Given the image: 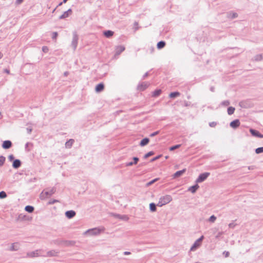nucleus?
<instances>
[{"mask_svg": "<svg viewBox=\"0 0 263 263\" xmlns=\"http://www.w3.org/2000/svg\"><path fill=\"white\" fill-rule=\"evenodd\" d=\"M56 192V188L52 187L51 189L47 188L44 190L40 195V197L41 200H44L50 196H51Z\"/></svg>", "mask_w": 263, "mask_h": 263, "instance_id": "f257e3e1", "label": "nucleus"}, {"mask_svg": "<svg viewBox=\"0 0 263 263\" xmlns=\"http://www.w3.org/2000/svg\"><path fill=\"white\" fill-rule=\"evenodd\" d=\"M104 230V228H94L90 229L83 233V235L87 236H96L99 235Z\"/></svg>", "mask_w": 263, "mask_h": 263, "instance_id": "f03ea898", "label": "nucleus"}, {"mask_svg": "<svg viewBox=\"0 0 263 263\" xmlns=\"http://www.w3.org/2000/svg\"><path fill=\"white\" fill-rule=\"evenodd\" d=\"M239 106L243 108H249L254 106V104L250 100H242L239 103Z\"/></svg>", "mask_w": 263, "mask_h": 263, "instance_id": "7ed1b4c3", "label": "nucleus"}, {"mask_svg": "<svg viewBox=\"0 0 263 263\" xmlns=\"http://www.w3.org/2000/svg\"><path fill=\"white\" fill-rule=\"evenodd\" d=\"M210 175V173L204 172L199 174L198 178L196 179L195 182L197 183H201L204 181Z\"/></svg>", "mask_w": 263, "mask_h": 263, "instance_id": "20e7f679", "label": "nucleus"}, {"mask_svg": "<svg viewBox=\"0 0 263 263\" xmlns=\"http://www.w3.org/2000/svg\"><path fill=\"white\" fill-rule=\"evenodd\" d=\"M203 239H204V236L202 235L198 239H197L195 241V242L194 243V244L193 245L192 247L191 248V250L194 251L195 249H196L197 248H198L201 245V242L202 241Z\"/></svg>", "mask_w": 263, "mask_h": 263, "instance_id": "39448f33", "label": "nucleus"}, {"mask_svg": "<svg viewBox=\"0 0 263 263\" xmlns=\"http://www.w3.org/2000/svg\"><path fill=\"white\" fill-rule=\"evenodd\" d=\"M73 37L71 42V46L73 49V50H76L77 47L78 41V35L76 31H73L72 33Z\"/></svg>", "mask_w": 263, "mask_h": 263, "instance_id": "423d86ee", "label": "nucleus"}, {"mask_svg": "<svg viewBox=\"0 0 263 263\" xmlns=\"http://www.w3.org/2000/svg\"><path fill=\"white\" fill-rule=\"evenodd\" d=\"M249 131L251 134V135L255 137H257L259 138H263V134L260 133L258 130L253 129L252 128H250Z\"/></svg>", "mask_w": 263, "mask_h": 263, "instance_id": "0eeeda50", "label": "nucleus"}, {"mask_svg": "<svg viewBox=\"0 0 263 263\" xmlns=\"http://www.w3.org/2000/svg\"><path fill=\"white\" fill-rule=\"evenodd\" d=\"M149 85V83L143 82L141 83H139L137 86V89L139 91H143L145 90Z\"/></svg>", "mask_w": 263, "mask_h": 263, "instance_id": "6e6552de", "label": "nucleus"}, {"mask_svg": "<svg viewBox=\"0 0 263 263\" xmlns=\"http://www.w3.org/2000/svg\"><path fill=\"white\" fill-rule=\"evenodd\" d=\"M160 198V200H162V201L163 204H164V205L168 203L172 200V197L170 195H166L164 196H161Z\"/></svg>", "mask_w": 263, "mask_h": 263, "instance_id": "1a4fd4ad", "label": "nucleus"}, {"mask_svg": "<svg viewBox=\"0 0 263 263\" xmlns=\"http://www.w3.org/2000/svg\"><path fill=\"white\" fill-rule=\"evenodd\" d=\"M240 124V121L239 119H235L231 121L230 123V126L234 129L238 128Z\"/></svg>", "mask_w": 263, "mask_h": 263, "instance_id": "9d476101", "label": "nucleus"}, {"mask_svg": "<svg viewBox=\"0 0 263 263\" xmlns=\"http://www.w3.org/2000/svg\"><path fill=\"white\" fill-rule=\"evenodd\" d=\"M104 84L103 83L101 82L98 84L95 87V91L97 93H99L102 92L104 89Z\"/></svg>", "mask_w": 263, "mask_h": 263, "instance_id": "9b49d317", "label": "nucleus"}, {"mask_svg": "<svg viewBox=\"0 0 263 263\" xmlns=\"http://www.w3.org/2000/svg\"><path fill=\"white\" fill-rule=\"evenodd\" d=\"M12 145V142L10 140H5L3 142L2 144V147L4 149H9L11 147Z\"/></svg>", "mask_w": 263, "mask_h": 263, "instance_id": "f8f14e48", "label": "nucleus"}, {"mask_svg": "<svg viewBox=\"0 0 263 263\" xmlns=\"http://www.w3.org/2000/svg\"><path fill=\"white\" fill-rule=\"evenodd\" d=\"M65 214L67 218L71 219L76 216V213L73 210H69L66 211Z\"/></svg>", "mask_w": 263, "mask_h": 263, "instance_id": "ddd939ff", "label": "nucleus"}, {"mask_svg": "<svg viewBox=\"0 0 263 263\" xmlns=\"http://www.w3.org/2000/svg\"><path fill=\"white\" fill-rule=\"evenodd\" d=\"M103 35L106 38H110L114 34V32L112 30H106L103 31Z\"/></svg>", "mask_w": 263, "mask_h": 263, "instance_id": "4468645a", "label": "nucleus"}, {"mask_svg": "<svg viewBox=\"0 0 263 263\" xmlns=\"http://www.w3.org/2000/svg\"><path fill=\"white\" fill-rule=\"evenodd\" d=\"M198 184V183H196L194 185L191 186L189 187L187 191L191 192L193 194L195 193L199 188V185Z\"/></svg>", "mask_w": 263, "mask_h": 263, "instance_id": "2eb2a0df", "label": "nucleus"}, {"mask_svg": "<svg viewBox=\"0 0 263 263\" xmlns=\"http://www.w3.org/2000/svg\"><path fill=\"white\" fill-rule=\"evenodd\" d=\"M72 13V10L71 9H69L67 11H65L63 14H62L60 17L59 19L62 20L68 17Z\"/></svg>", "mask_w": 263, "mask_h": 263, "instance_id": "dca6fc26", "label": "nucleus"}, {"mask_svg": "<svg viewBox=\"0 0 263 263\" xmlns=\"http://www.w3.org/2000/svg\"><path fill=\"white\" fill-rule=\"evenodd\" d=\"M186 168H183L182 170L177 171L173 175V178H176L181 176L186 172Z\"/></svg>", "mask_w": 263, "mask_h": 263, "instance_id": "f3484780", "label": "nucleus"}, {"mask_svg": "<svg viewBox=\"0 0 263 263\" xmlns=\"http://www.w3.org/2000/svg\"><path fill=\"white\" fill-rule=\"evenodd\" d=\"M21 164H22V162L20 160L14 159L13 161L12 167L15 169H17L21 166Z\"/></svg>", "mask_w": 263, "mask_h": 263, "instance_id": "a211bd4d", "label": "nucleus"}, {"mask_svg": "<svg viewBox=\"0 0 263 263\" xmlns=\"http://www.w3.org/2000/svg\"><path fill=\"white\" fill-rule=\"evenodd\" d=\"M58 252L55 250H52L51 251H49L47 252L46 255H43L42 256L44 257H52L55 256L57 255Z\"/></svg>", "mask_w": 263, "mask_h": 263, "instance_id": "6ab92c4d", "label": "nucleus"}, {"mask_svg": "<svg viewBox=\"0 0 263 263\" xmlns=\"http://www.w3.org/2000/svg\"><path fill=\"white\" fill-rule=\"evenodd\" d=\"M149 142V139L147 137H145V138L142 139L140 141V142L139 143V145L141 147H143V146H145L146 145H147Z\"/></svg>", "mask_w": 263, "mask_h": 263, "instance_id": "aec40b11", "label": "nucleus"}, {"mask_svg": "<svg viewBox=\"0 0 263 263\" xmlns=\"http://www.w3.org/2000/svg\"><path fill=\"white\" fill-rule=\"evenodd\" d=\"M125 49V48L124 46L122 45H119L116 47V54L119 55L121 54L123 51H124Z\"/></svg>", "mask_w": 263, "mask_h": 263, "instance_id": "412c9836", "label": "nucleus"}, {"mask_svg": "<svg viewBox=\"0 0 263 263\" xmlns=\"http://www.w3.org/2000/svg\"><path fill=\"white\" fill-rule=\"evenodd\" d=\"M114 216L116 218H118L119 219L123 220L124 221H127L128 219V217L126 215H120L118 214H114Z\"/></svg>", "mask_w": 263, "mask_h": 263, "instance_id": "4be33fe9", "label": "nucleus"}, {"mask_svg": "<svg viewBox=\"0 0 263 263\" xmlns=\"http://www.w3.org/2000/svg\"><path fill=\"white\" fill-rule=\"evenodd\" d=\"M238 16V14L233 11H229L227 13V17L230 19H234Z\"/></svg>", "mask_w": 263, "mask_h": 263, "instance_id": "5701e85b", "label": "nucleus"}, {"mask_svg": "<svg viewBox=\"0 0 263 263\" xmlns=\"http://www.w3.org/2000/svg\"><path fill=\"white\" fill-rule=\"evenodd\" d=\"M166 45V43L164 41H160L157 43V48L158 49H161L163 48Z\"/></svg>", "mask_w": 263, "mask_h": 263, "instance_id": "b1692460", "label": "nucleus"}, {"mask_svg": "<svg viewBox=\"0 0 263 263\" xmlns=\"http://www.w3.org/2000/svg\"><path fill=\"white\" fill-rule=\"evenodd\" d=\"M180 93L179 91H173V92H171L169 94V97L172 99H174L175 98H177V97L180 96Z\"/></svg>", "mask_w": 263, "mask_h": 263, "instance_id": "393cba45", "label": "nucleus"}, {"mask_svg": "<svg viewBox=\"0 0 263 263\" xmlns=\"http://www.w3.org/2000/svg\"><path fill=\"white\" fill-rule=\"evenodd\" d=\"M162 93V90L160 89H156L152 92V97H157L159 96Z\"/></svg>", "mask_w": 263, "mask_h": 263, "instance_id": "a878e982", "label": "nucleus"}, {"mask_svg": "<svg viewBox=\"0 0 263 263\" xmlns=\"http://www.w3.org/2000/svg\"><path fill=\"white\" fill-rule=\"evenodd\" d=\"M157 205L154 202H152L149 204V210L152 212H155L157 211Z\"/></svg>", "mask_w": 263, "mask_h": 263, "instance_id": "bb28decb", "label": "nucleus"}, {"mask_svg": "<svg viewBox=\"0 0 263 263\" xmlns=\"http://www.w3.org/2000/svg\"><path fill=\"white\" fill-rule=\"evenodd\" d=\"M34 207L31 205H27L25 208V210L29 213H32L34 211Z\"/></svg>", "mask_w": 263, "mask_h": 263, "instance_id": "cd10ccee", "label": "nucleus"}, {"mask_svg": "<svg viewBox=\"0 0 263 263\" xmlns=\"http://www.w3.org/2000/svg\"><path fill=\"white\" fill-rule=\"evenodd\" d=\"M74 142V140L70 139L65 143V147L67 148H69L71 147Z\"/></svg>", "mask_w": 263, "mask_h": 263, "instance_id": "c85d7f7f", "label": "nucleus"}, {"mask_svg": "<svg viewBox=\"0 0 263 263\" xmlns=\"http://www.w3.org/2000/svg\"><path fill=\"white\" fill-rule=\"evenodd\" d=\"M27 255L31 257H34L35 256H39V255L38 254V250H36L35 251L28 253Z\"/></svg>", "mask_w": 263, "mask_h": 263, "instance_id": "c756f323", "label": "nucleus"}, {"mask_svg": "<svg viewBox=\"0 0 263 263\" xmlns=\"http://www.w3.org/2000/svg\"><path fill=\"white\" fill-rule=\"evenodd\" d=\"M235 110V107L232 106H229L228 107L227 112L229 115H232L234 114Z\"/></svg>", "mask_w": 263, "mask_h": 263, "instance_id": "7c9ffc66", "label": "nucleus"}, {"mask_svg": "<svg viewBox=\"0 0 263 263\" xmlns=\"http://www.w3.org/2000/svg\"><path fill=\"white\" fill-rule=\"evenodd\" d=\"M18 250V247L17 246L16 243H13L11 245L10 250L11 251H15Z\"/></svg>", "mask_w": 263, "mask_h": 263, "instance_id": "2f4dec72", "label": "nucleus"}, {"mask_svg": "<svg viewBox=\"0 0 263 263\" xmlns=\"http://www.w3.org/2000/svg\"><path fill=\"white\" fill-rule=\"evenodd\" d=\"M181 144H180L172 146L169 147V150L170 151H173L175 149L180 148L181 147Z\"/></svg>", "mask_w": 263, "mask_h": 263, "instance_id": "473e14b6", "label": "nucleus"}, {"mask_svg": "<svg viewBox=\"0 0 263 263\" xmlns=\"http://www.w3.org/2000/svg\"><path fill=\"white\" fill-rule=\"evenodd\" d=\"M262 54H259L256 55L254 57L253 60L255 61H260L262 60Z\"/></svg>", "mask_w": 263, "mask_h": 263, "instance_id": "72a5a7b5", "label": "nucleus"}, {"mask_svg": "<svg viewBox=\"0 0 263 263\" xmlns=\"http://www.w3.org/2000/svg\"><path fill=\"white\" fill-rule=\"evenodd\" d=\"M154 154H155L154 152L150 151L144 155V156H143V158L146 159V158H148L149 157L154 155Z\"/></svg>", "mask_w": 263, "mask_h": 263, "instance_id": "f704fd0d", "label": "nucleus"}, {"mask_svg": "<svg viewBox=\"0 0 263 263\" xmlns=\"http://www.w3.org/2000/svg\"><path fill=\"white\" fill-rule=\"evenodd\" d=\"M6 161V158L3 156H0V167L2 166Z\"/></svg>", "mask_w": 263, "mask_h": 263, "instance_id": "c9c22d12", "label": "nucleus"}, {"mask_svg": "<svg viewBox=\"0 0 263 263\" xmlns=\"http://www.w3.org/2000/svg\"><path fill=\"white\" fill-rule=\"evenodd\" d=\"M216 218V217L214 215H212L209 217L208 221L213 223L215 221Z\"/></svg>", "mask_w": 263, "mask_h": 263, "instance_id": "e433bc0d", "label": "nucleus"}, {"mask_svg": "<svg viewBox=\"0 0 263 263\" xmlns=\"http://www.w3.org/2000/svg\"><path fill=\"white\" fill-rule=\"evenodd\" d=\"M230 102L229 100H224L220 103V105L223 106H228L230 105Z\"/></svg>", "mask_w": 263, "mask_h": 263, "instance_id": "4c0bfd02", "label": "nucleus"}, {"mask_svg": "<svg viewBox=\"0 0 263 263\" xmlns=\"http://www.w3.org/2000/svg\"><path fill=\"white\" fill-rule=\"evenodd\" d=\"M255 152L257 154L263 153V146L256 148Z\"/></svg>", "mask_w": 263, "mask_h": 263, "instance_id": "58836bf2", "label": "nucleus"}, {"mask_svg": "<svg viewBox=\"0 0 263 263\" xmlns=\"http://www.w3.org/2000/svg\"><path fill=\"white\" fill-rule=\"evenodd\" d=\"M158 180H159V178H155V179L152 180L151 181H149L148 182H147L146 183V185L147 186H150Z\"/></svg>", "mask_w": 263, "mask_h": 263, "instance_id": "ea45409f", "label": "nucleus"}, {"mask_svg": "<svg viewBox=\"0 0 263 263\" xmlns=\"http://www.w3.org/2000/svg\"><path fill=\"white\" fill-rule=\"evenodd\" d=\"M162 156V155L160 154L156 157H154L152 159H151L150 162H152L155 161H156V160H158L159 159H160Z\"/></svg>", "mask_w": 263, "mask_h": 263, "instance_id": "a19ab883", "label": "nucleus"}, {"mask_svg": "<svg viewBox=\"0 0 263 263\" xmlns=\"http://www.w3.org/2000/svg\"><path fill=\"white\" fill-rule=\"evenodd\" d=\"M7 197V194L4 191L0 192V199H4Z\"/></svg>", "mask_w": 263, "mask_h": 263, "instance_id": "79ce46f5", "label": "nucleus"}, {"mask_svg": "<svg viewBox=\"0 0 263 263\" xmlns=\"http://www.w3.org/2000/svg\"><path fill=\"white\" fill-rule=\"evenodd\" d=\"M59 202V201L58 200L53 199V200H50V201H49L48 204H49V205H51V204H53L55 203H57V202Z\"/></svg>", "mask_w": 263, "mask_h": 263, "instance_id": "37998d69", "label": "nucleus"}, {"mask_svg": "<svg viewBox=\"0 0 263 263\" xmlns=\"http://www.w3.org/2000/svg\"><path fill=\"white\" fill-rule=\"evenodd\" d=\"M159 133H160V130H157V131H156L155 132L151 133L150 134L149 136L151 137H153L158 135Z\"/></svg>", "mask_w": 263, "mask_h": 263, "instance_id": "c03bdc74", "label": "nucleus"}, {"mask_svg": "<svg viewBox=\"0 0 263 263\" xmlns=\"http://www.w3.org/2000/svg\"><path fill=\"white\" fill-rule=\"evenodd\" d=\"M157 206H159V207H161L163 205H164V204H163L162 200H160V198H159V202L158 203L156 204Z\"/></svg>", "mask_w": 263, "mask_h": 263, "instance_id": "a18cd8bd", "label": "nucleus"}, {"mask_svg": "<svg viewBox=\"0 0 263 263\" xmlns=\"http://www.w3.org/2000/svg\"><path fill=\"white\" fill-rule=\"evenodd\" d=\"M133 159L134 160L133 163H135V164H136L139 160V158L137 157H134Z\"/></svg>", "mask_w": 263, "mask_h": 263, "instance_id": "49530a36", "label": "nucleus"}, {"mask_svg": "<svg viewBox=\"0 0 263 263\" xmlns=\"http://www.w3.org/2000/svg\"><path fill=\"white\" fill-rule=\"evenodd\" d=\"M236 224L234 223V222H231L229 224V228L234 229Z\"/></svg>", "mask_w": 263, "mask_h": 263, "instance_id": "de8ad7c7", "label": "nucleus"}, {"mask_svg": "<svg viewBox=\"0 0 263 263\" xmlns=\"http://www.w3.org/2000/svg\"><path fill=\"white\" fill-rule=\"evenodd\" d=\"M217 124L216 122H212L209 123V126L211 127H214Z\"/></svg>", "mask_w": 263, "mask_h": 263, "instance_id": "09e8293b", "label": "nucleus"}, {"mask_svg": "<svg viewBox=\"0 0 263 263\" xmlns=\"http://www.w3.org/2000/svg\"><path fill=\"white\" fill-rule=\"evenodd\" d=\"M223 234V232H219L218 234L216 235L215 238L216 239H218L222 234Z\"/></svg>", "mask_w": 263, "mask_h": 263, "instance_id": "8fccbe9b", "label": "nucleus"}, {"mask_svg": "<svg viewBox=\"0 0 263 263\" xmlns=\"http://www.w3.org/2000/svg\"><path fill=\"white\" fill-rule=\"evenodd\" d=\"M49 50V49L47 47V46H43L42 47V51L45 52V53H47Z\"/></svg>", "mask_w": 263, "mask_h": 263, "instance_id": "3c124183", "label": "nucleus"}, {"mask_svg": "<svg viewBox=\"0 0 263 263\" xmlns=\"http://www.w3.org/2000/svg\"><path fill=\"white\" fill-rule=\"evenodd\" d=\"M58 35V33H57V32H53L52 33V39L53 40L55 39L57 37Z\"/></svg>", "mask_w": 263, "mask_h": 263, "instance_id": "603ef678", "label": "nucleus"}, {"mask_svg": "<svg viewBox=\"0 0 263 263\" xmlns=\"http://www.w3.org/2000/svg\"><path fill=\"white\" fill-rule=\"evenodd\" d=\"M8 159L10 161H13L14 160V157L12 154L8 156Z\"/></svg>", "mask_w": 263, "mask_h": 263, "instance_id": "864d4df0", "label": "nucleus"}, {"mask_svg": "<svg viewBox=\"0 0 263 263\" xmlns=\"http://www.w3.org/2000/svg\"><path fill=\"white\" fill-rule=\"evenodd\" d=\"M223 254L226 257H228L230 255V253L228 251H225L223 252Z\"/></svg>", "mask_w": 263, "mask_h": 263, "instance_id": "5fc2aeb1", "label": "nucleus"}, {"mask_svg": "<svg viewBox=\"0 0 263 263\" xmlns=\"http://www.w3.org/2000/svg\"><path fill=\"white\" fill-rule=\"evenodd\" d=\"M134 164H135V163H133V161H131V162H127V163L125 164V165H126V166H132V165H133Z\"/></svg>", "mask_w": 263, "mask_h": 263, "instance_id": "6e6d98bb", "label": "nucleus"}, {"mask_svg": "<svg viewBox=\"0 0 263 263\" xmlns=\"http://www.w3.org/2000/svg\"><path fill=\"white\" fill-rule=\"evenodd\" d=\"M26 130H27V133L29 134H31L32 130V128H29V127L27 128Z\"/></svg>", "mask_w": 263, "mask_h": 263, "instance_id": "4d7b16f0", "label": "nucleus"}, {"mask_svg": "<svg viewBox=\"0 0 263 263\" xmlns=\"http://www.w3.org/2000/svg\"><path fill=\"white\" fill-rule=\"evenodd\" d=\"M191 104V102H187V101H185L184 102V106L187 107V106H189Z\"/></svg>", "mask_w": 263, "mask_h": 263, "instance_id": "13d9d810", "label": "nucleus"}, {"mask_svg": "<svg viewBox=\"0 0 263 263\" xmlns=\"http://www.w3.org/2000/svg\"><path fill=\"white\" fill-rule=\"evenodd\" d=\"M23 2V0H16V4L17 5L21 4Z\"/></svg>", "mask_w": 263, "mask_h": 263, "instance_id": "bf43d9fd", "label": "nucleus"}, {"mask_svg": "<svg viewBox=\"0 0 263 263\" xmlns=\"http://www.w3.org/2000/svg\"><path fill=\"white\" fill-rule=\"evenodd\" d=\"M148 76V72H146L143 76V79H144L146 77H147Z\"/></svg>", "mask_w": 263, "mask_h": 263, "instance_id": "052dcab7", "label": "nucleus"}, {"mask_svg": "<svg viewBox=\"0 0 263 263\" xmlns=\"http://www.w3.org/2000/svg\"><path fill=\"white\" fill-rule=\"evenodd\" d=\"M210 90L212 91V92H214L215 91V87L214 86H211L210 88Z\"/></svg>", "mask_w": 263, "mask_h": 263, "instance_id": "680f3d73", "label": "nucleus"}, {"mask_svg": "<svg viewBox=\"0 0 263 263\" xmlns=\"http://www.w3.org/2000/svg\"><path fill=\"white\" fill-rule=\"evenodd\" d=\"M4 71L5 72H6V73H8V74H9V73H10V71H9V69H5L4 70Z\"/></svg>", "mask_w": 263, "mask_h": 263, "instance_id": "e2e57ef3", "label": "nucleus"}, {"mask_svg": "<svg viewBox=\"0 0 263 263\" xmlns=\"http://www.w3.org/2000/svg\"><path fill=\"white\" fill-rule=\"evenodd\" d=\"M124 255H129L131 254V253L130 252H128V251H125L123 253Z\"/></svg>", "mask_w": 263, "mask_h": 263, "instance_id": "0e129e2a", "label": "nucleus"}, {"mask_svg": "<svg viewBox=\"0 0 263 263\" xmlns=\"http://www.w3.org/2000/svg\"><path fill=\"white\" fill-rule=\"evenodd\" d=\"M29 144H30V143H29V142H27L26 143V144H25V149H27V148Z\"/></svg>", "mask_w": 263, "mask_h": 263, "instance_id": "69168bd1", "label": "nucleus"}, {"mask_svg": "<svg viewBox=\"0 0 263 263\" xmlns=\"http://www.w3.org/2000/svg\"><path fill=\"white\" fill-rule=\"evenodd\" d=\"M69 74V72L68 71H65L64 73V76H67Z\"/></svg>", "mask_w": 263, "mask_h": 263, "instance_id": "338daca9", "label": "nucleus"}, {"mask_svg": "<svg viewBox=\"0 0 263 263\" xmlns=\"http://www.w3.org/2000/svg\"><path fill=\"white\" fill-rule=\"evenodd\" d=\"M253 166H250L247 167L248 170H250L251 169H253Z\"/></svg>", "mask_w": 263, "mask_h": 263, "instance_id": "774afa93", "label": "nucleus"}]
</instances>
